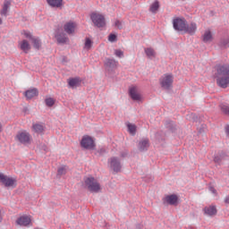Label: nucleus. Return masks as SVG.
<instances>
[{
	"label": "nucleus",
	"instance_id": "1",
	"mask_svg": "<svg viewBox=\"0 0 229 229\" xmlns=\"http://www.w3.org/2000/svg\"><path fill=\"white\" fill-rule=\"evenodd\" d=\"M216 78L218 87L226 89L229 85V64H217L216 66Z\"/></svg>",
	"mask_w": 229,
	"mask_h": 229
},
{
	"label": "nucleus",
	"instance_id": "2",
	"mask_svg": "<svg viewBox=\"0 0 229 229\" xmlns=\"http://www.w3.org/2000/svg\"><path fill=\"white\" fill-rule=\"evenodd\" d=\"M85 187L89 191V192H98L101 191V185H99V182H98V180L96 178L90 176L86 177L84 179Z\"/></svg>",
	"mask_w": 229,
	"mask_h": 229
},
{
	"label": "nucleus",
	"instance_id": "3",
	"mask_svg": "<svg viewBox=\"0 0 229 229\" xmlns=\"http://www.w3.org/2000/svg\"><path fill=\"white\" fill-rule=\"evenodd\" d=\"M173 81H174V77L171 73L165 74L159 81L160 86L164 90H171L173 89Z\"/></svg>",
	"mask_w": 229,
	"mask_h": 229
},
{
	"label": "nucleus",
	"instance_id": "4",
	"mask_svg": "<svg viewBox=\"0 0 229 229\" xmlns=\"http://www.w3.org/2000/svg\"><path fill=\"white\" fill-rule=\"evenodd\" d=\"M90 19L97 28H105L106 26L105 16L99 13H91Z\"/></svg>",
	"mask_w": 229,
	"mask_h": 229
},
{
	"label": "nucleus",
	"instance_id": "5",
	"mask_svg": "<svg viewBox=\"0 0 229 229\" xmlns=\"http://www.w3.org/2000/svg\"><path fill=\"white\" fill-rule=\"evenodd\" d=\"M81 148L84 149H94L96 148V143L94 142V139L89 135H85L82 137L81 140Z\"/></svg>",
	"mask_w": 229,
	"mask_h": 229
},
{
	"label": "nucleus",
	"instance_id": "6",
	"mask_svg": "<svg viewBox=\"0 0 229 229\" xmlns=\"http://www.w3.org/2000/svg\"><path fill=\"white\" fill-rule=\"evenodd\" d=\"M110 168L114 170V173H121L123 169V165H121V159L117 157H113L109 160Z\"/></svg>",
	"mask_w": 229,
	"mask_h": 229
},
{
	"label": "nucleus",
	"instance_id": "7",
	"mask_svg": "<svg viewBox=\"0 0 229 229\" xmlns=\"http://www.w3.org/2000/svg\"><path fill=\"white\" fill-rule=\"evenodd\" d=\"M17 181L13 178L8 177L7 175H4L3 173H0V183L2 185H4V187H16V182Z\"/></svg>",
	"mask_w": 229,
	"mask_h": 229
},
{
	"label": "nucleus",
	"instance_id": "8",
	"mask_svg": "<svg viewBox=\"0 0 229 229\" xmlns=\"http://www.w3.org/2000/svg\"><path fill=\"white\" fill-rule=\"evenodd\" d=\"M187 24V20L185 18H175L173 21L174 30L175 31H183Z\"/></svg>",
	"mask_w": 229,
	"mask_h": 229
},
{
	"label": "nucleus",
	"instance_id": "9",
	"mask_svg": "<svg viewBox=\"0 0 229 229\" xmlns=\"http://www.w3.org/2000/svg\"><path fill=\"white\" fill-rule=\"evenodd\" d=\"M17 140L21 142V144H30L31 140V135L28 131L18 132L16 135Z\"/></svg>",
	"mask_w": 229,
	"mask_h": 229
},
{
	"label": "nucleus",
	"instance_id": "10",
	"mask_svg": "<svg viewBox=\"0 0 229 229\" xmlns=\"http://www.w3.org/2000/svg\"><path fill=\"white\" fill-rule=\"evenodd\" d=\"M64 30L67 35H72L76 30V23L72 21H68L64 25Z\"/></svg>",
	"mask_w": 229,
	"mask_h": 229
},
{
	"label": "nucleus",
	"instance_id": "11",
	"mask_svg": "<svg viewBox=\"0 0 229 229\" xmlns=\"http://www.w3.org/2000/svg\"><path fill=\"white\" fill-rule=\"evenodd\" d=\"M198 30V25L196 23L191 22L190 25L187 24L184 27V33H188L189 35H194L196 33V30Z\"/></svg>",
	"mask_w": 229,
	"mask_h": 229
},
{
	"label": "nucleus",
	"instance_id": "12",
	"mask_svg": "<svg viewBox=\"0 0 229 229\" xmlns=\"http://www.w3.org/2000/svg\"><path fill=\"white\" fill-rule=\"evenodd\" d=\"M148 148H149L148 139H143L138 144L139 151H141V152L148 151Z\"/></svg>",
	"mask_w": 229,
	"mask_h": 229
},
{
	"label": "nucleus",
	"instance_id": "13",
	"mask_svg": "<svg viewBox=\"0 0 229 229\" xmlns=\"http://www.w3.org/2000/svg\"><path fill=\"white\" fill-rule=\"evenodd\" d=\"M17 225L20 226H28L31 223V218L27 216H20L16 220Z\"/></svg>",
	"mask_w": 229,
	"mask_h": 229
},
{
	"label": "nucleus",
	"instance_id": "14",
	"mask_svg": "<svg viewBox=\"0 0 229 229\" xmlns=\"http://www.w3.org/2000/svg\"><path fill=\"white\" fill-rule=\"evenodd\" d=\"M24 96L27 99H33V98H37V96H38V89L36 88L28 89L24 92Z\"/></svg>",
	"mask_w": 229,
	"mask_h": 229
},
{
	"label": "nucleus",
	"instance_id": "15",
	"mask_svg": "<svg viewBox=\"0 0 229 229\" xmlns=\"http://www.w3.org/2000/svg\"><path fill=\"white\" fill-rule=\"evenodd\" d=\"M165 202L168 205H178V196L176 194L167 195L165 198Z\"/></svg>",
	"mask_w": 229,
	"mask_h": 229
},
{
	"label": "nucleus",
	"instance_id": "16",
	"mask_svg": "<svg viewBox=\"0 0 229 229\" xmlns=\"http://www.w3.org/2000/svg\"><path fill=\"white\" fill-rule=\"evenodd\" d=\"M81 84V80L79 77L71 78L68 80V85L71 89H76Z\"/></svg>",
	"mask_w": 229,
	"mask_h": 229
},
{
	"label": "nucleus",
	"instance_id": "17",
	"mask_svg": "<svg viewBox=\"0 0 229 229\" xmlns=\"http://www.w3.org/2000/svg\"><path fill=\"white\" fill-rule=\"evenodd\" d=\"M228 156L226 153L225 152H220L219 154H217L216 156H215L214 157V162L216 164H221V162H223V160H228Z\"/></svg>",
	"mask_w": 229,
	"mask_h": 229
},
{
	"label": "nucleus",
	"instance_id": "18",
	"mask_svg": "<svg viewBox=\"0 0 229 229\" xmlns=\"http://www.w3.org/2000/svg\"><path fill=\"white\" fill-rule=\"evenodd\" d=\"M10 6H12V2L6 1L4 2L2 11L0 12V14L2 17H8V11L10 10Z\"/></svg>",
	"mask_w": 229,
	"mask_h": 229
},
{
	"label": "nucleus",
	"instance_id": "19",
	"mask_svg": "<svg viewBox=\"0 0 229 229\" xmlns=\"http://www.w3.org/2000/svg\"><path fill=\"white\" fill-rule=\"evenodd\" d=\"M129 94L132 101H140V95L137 93V89L135 87L129 89Z\"/></svg>",
	"mask_w": 229,
	"mask_h": 229
},
{
	"label": "nucleus",
	"instance_id": "20",
	"mask_svg": "<svg viewBox=\"0 0 229 229\" xmlns=\"http://www.w3.org/2000/svg\"><path fill=\"white\" fill-rule=\"evenodd\" d=\"M19 44H20V49L23 51V53L28 54L30 52V49H31V46H30V43L26 39H23Z\"/></svg>",
	"mask_w": 229,
	"mask_h": 229
},
{
	"label": "nucleus",
	"instance_id": "21",
	"mask_svg": "<svg viewBox=\"0 0 229 229\" xmlns=\"http://www.w3.org/2000/svg\"><path fill=\"white\" fill-rule=\"evenodd\" d=\"M204 214L207 216H216V214H217V209L216 208V206L206 207L204 208Z\"/></svg>",
	"mask_w": 229,
	"mask_h": 229
},
{
	"label": "nucleus",
	"instance_id": "22",
	"mask_svg": "<svg viewBox=\"0 0 229 229\" xmlns=\"http://www.w3.org/2000/svg\"><path fill=\"white\" fill-rule=\"evenodd\" d=\"M219 47L222 49H226L229 47V36L222 38L218 43Z\"/></svg>",
	"mask_w": 229,
	"mask_h": 229
},
{
	"label": "nucleus",
	"instance_id": "23",
	"mask_svg": "<svg viewBox=\"0 0 229 229\" xmlns=\"http://www.w3.org/2000/svg\"><path fill=\"white\" fill-rule=\"evenodd\" d=\"M55 38L58 42V44H65V42H67V40H69V38L65 36V34L64 33H59L57 35H55Z\"/></svg>",
	"mask_w": 229,
	"mask_h": 229
},
{
	"label": "nucleus",
	"instance_id": "24",
	"mask_svg": "<svg viewBox=\"0 0 229 229\" xmlns=\"http://www.w3.org/2000/svg\"><path fill=\"white\" fill-rule=\"evenodd\" d=\"M47 3L51 8H62L64 6L63 1H47Z\"/></svg>",
	"mask_w": 229,
	"mask_h": 229
},
{
	"label": "nucleus",
	"instance_id": "25",
	"mask_svg": "<svg viewBox=\"0 0 229 229\" xmlns=\"http://www.w3.org/2000/svg\"><path fill=\"white\" fill-rule=\"evenodd\" d=\"M35 133H38L39 135H42V133H44V125L40 124V123H35L32 126Z\"/></svg>",
	"mask_w": 229,
	"mask_h": 229
},
{
	"label": "nucleus",
	"instance_id": "26",
	"mask_svg": "<svg viewBox=\"0 0 229 229\" xmlns=\"http://www.w3.org/2000/svg\"><path fill=\"white\" fill-rule=\"evenodd\" d=\"M159 8H160V3H158V1H156L150 4L149 12H151V13H157Z\"/></svg>",
	"mask_w": 229,
	"mask_h": 229
},
{
	"label": "nucleus",
	"instance_id": "27",
	"mask_svg": "<svg viewBox=\"0 0 229 229\" xmlns=\"http://www.w3.org/2000/svg\"><path fill=\"white\" fill-rule=\"evenodd\" d=\"M220 110L224 115L229 116V104H220Z\"/></svg>",
	"mask_w": 229,
	"mask_h": 229
},
{
	"label": "nucleus",
	"instance_id": "28",
	"mask_svg": "<svg viewBox=\"0 0 229 229\" xmlns=\"http://www.w3.org/2000/svg\"><path fill=\"white\" fill-rule=\"evenodd\" d=\"M32 44L35 49H40L42 47V42L40 41V38H32Z\"/></svg>",
	"mask_w": 229,
	"mask_h": 229
},
{
	"label": "nucleus",
	"instance_id": "29",
	"mask_svg": "<svg viewBox=\"0 0 229 229\" xmlns=\"http://www.w3.org/2000/svg\"><path fill=\"white\" fill-rule=\"evenodd\" d=\"M106 65L109 67V69H114L115 65H117V63L114 59L107 58L106 60Z\"/></svg>",
	"mask_w": 229,
	"mask_h": 229
},
{
	"label": "nucleus",
	"instance_id": "30",
	"mask_svg": "<svg viewBox=\"0 0 229 229\" xmlns=\"http://www.w3.org/2000/svg\"><path fill=\"white\" fill-rule=\"evenodd\" d=\"M128 131L131 133V135H135L137 133V126L132 123L127 124Z\"/></svg>",
	"mask_w": 229,
	"mask_h": 229
},
{
	"label": "nucleus",
	"instance_id": "31",
	"mask_svg": "<svg viewBox=\"0 0 229 229\" xmlns=\"http://www.w3.org/2000/svg\"><path fill=\"white\" fill-rule=\"evenodd\" d=\"M212 40V32L210 30H207L203 35V42H210Z\"/></svg>",
	"mask_w": 229,
	"mask_h": 229
},
{
	"label": "nucleus",
	"instance_id": "32",
	"mask_svg": "<svg viewBox=\"0 0 229 229\" xmlns=\"http://www.w3.org/2000/svg\"><path fill=\"white\" fill-rule=\"evenodd\" d=\"M165 127L170 130L171 131H174L176 128H174V121H166Z\"/></svg>",
	"mask_w": 229,
	"mask_h": 229
},
{
	"label": "nucleus",
	"instance_id": "33",
	"mask_svg": "<svg viewBox=\"0 0 229 229\" xmlns=\"http://www.w3.org/2000/svg\"><path fill=\"white\" fill-rule=\"evenodd\" d=\"M145 54L148 58H153V56H155V50H153V48H147L145 49Z\"/></svg>",
	"mask_w": 229,
	"mask_h": 229
},
{
	"label": "nucleus",
	"instance_id": "34",
	"mask_svg": "<svg viewBox=\"0 0 229 229\" xmlns=\"http://www.w3.org/2000/svg\"><path fill=\"white\" fill-rule=\"evenodd\" d=\"M45 103L47 106H53L55 105V99H53L52 98H48L45 99Z\"/></svg>",
	"mask_w": 229,
	"mask_h": 229
},
{
	"label": "nucleus",
	"instance_id": "35",
	"mask_svg": "<svg viewBox=\"0 0 229 229\" xmlns=\"http://www.w3.org/2000/svg\"><path fill=\"white\" fill-rule=\"evenodd\" d=\"M107 151L106 148H102L96 152L97 157H103L104 155H106Z\"/></svg>",
	"mask_w": 229,
	"mask_h": 229
},
{
	"label": "nucleus",
	"instance_id": "36",
	"mask_svg": "<svg viewBox=\"0 0 229 229\" xmlns=\"http://www.w3.org/2000/svg\"><path fill=\"white\" fill-rule=\"evenodd\" d=\"M90 47H92V40L90 38H87L86 41H85V48L90 49Z\"/></svg>",
	"mask_w": 229,
	"mask_h": 229
},
{
	"label": "nucleus",
	"instance_id": "37",
	"mask_svg": "<svg viewBox=\"0 0 229 229\" xmlns=\"http://www.w3.org/2000/svg\"><path fill=\"white\" fill-rule=\"evenodd\" d=\"M114 26L115 28H117L118 30H123V22H121V21L116 20L114 21Z\"/></svg>",
	"mask_w": 229,
	"mask_h": 229
},
{
	"label": "nucleus",
	"instance_id": "38",
	"mask_svg": "<svg viewBox=\"0 0 229 229\" xmlns=\"http://www.w3.org/2000/svg\"><path fill=\"white\" fill-rule=\"evenodd\" d=\"M109 42H115L117 40V36L115 34H110L108 36Z\"/></svg>",
	"mask_w": 229,
	"mask_h": 229
},
{
	"label": "nucleus",
	"instance_id": "39",
	"mask_svg": "<svg viewBox=\"0 0 229 229\" xmlns=\"http://www.w3.org/2000/svg\"><path fill=\"white\" fill-rule=\"evenodd\" d=\"M65 173H66L65 167H64V166L58 168V170H57L58 176H62V174H65Z\"/></svg>",
	"mask_w": 229,
	"mask_h": 229
},
{
	"label": "nucleus",
	"instance_id": "40",
	"mask_svg": "<svg viewBox=\"0 0 229 229\" xmlns=\"http://www.w3.org/2000/svg\"><path fill=\"white\" fill-rule=\"evenodd\" d=\"M114 55L115 56H118V58H123V56H124V53L122 50H115Z\"/></svg>",
	"mask_w": 229,
	"mask_h": 229
},
{
	"label": "nucleus",
	"instance_id": "41",
	"mask_svg": "<svg viewBox=\"0 0 229 229\" xmlns=\"http://www.w3.org/2000/svg\"><path fill=\"white\" fill-rule=\"evenodd\" d=\"M24 37H26V38H30V40H33V38H35L33 37V35L30 34V32H28V31H25V32H24Z\"/></svg>",
	"mask_w": 229,
	"mask_h": 229
},
{
	"label": "nucleus",
	"instance_id": "42",
	"mask_svg": "<svg viewBox=\"0 0 229 229\" xmlns=\"http://www.w3.org/2000/svg\"><path fill=\"white\" fill-rule=\"evenodd\" d=\"M208 190L210 192H212V194H217V191L216 188H214V186H209Z\"/></svg>",
	"mask_w": 229,
	"mask_h": 229
},
{
	"label": "nucleus",
	"instance_id": "43",
	"mask_svg": "<svg viewBox=\"0 0 229 229\" xmlns=\"http://www.w3.org/2000/svg\"><path fill=\"white\" fill-rule=\"evenodd\" d=\"M41 148L45 151H47V146L46 145H42Z\"/></svg>",
	"mask_w": 229,
	"mask_h": 229
},
{
	"label": "nucleus",
	"instance_id": "44",
	"mask_svg": "<svg viewBox=\"0 0 229 229\" xmlns=\"http://www.w3.org/2000/svg\"><path fill=\"white\" fill-rule=\"evenodd\" d=\"M225 203L229 204V196H226L225 199Z\"/></svg>",
	"mask_w": 229,
	"mask_h": 229
},
{
	"label": "nucleus",
	"instance_id": "45",
	"mask_svg": "<svg viewBox=\"0 0 229 229\" xmlns=\"http://www.w3.org/2000/svg\"><path fill=\"white\" fill-rule=\"evenodd\" d=\"M191 117L193 118V121H196V118H195V117H196V114H191Z\"/></svg>",
	"mask_w": 229,
	"mask_h": 229
},
{
	"label": "nucleus",
	"instance_id": "46",
	"mask_svg": "<svg viewBox=\"0 0 229 229\" xmlns=\"http://www.w3.org/2000/svg\"><path fill=\"white\" fill-rule=\"evenodd\" d=\"M0 223H3V216H1V211H0Z\"/></svg>",
	"mask_w": 229,
	"mask_h": 229
},
{
	"label": "nucleus",
	"instance_id": "47",
	"mask_svg": "<svg viewBox=\"0 0 229 229\" xmlns=\"http://www.w3.org/2000/svg\"><path fill=\"white\" fill-rule=\"evenodd\" d=\"M47 1H64V0H47Z\"/></svg>",
	"mask_w": 229,
	"mask_h": 229
},
{
	"label": "nucleus",
	"instance_id": "48",
	"mask_svg": "<svg viewBox=\"0 0 229 229\" xmlns=\"http://www.w3.org/2000/svg\"><path fill=\"white\" fill-rule=\"evenodd\" d=\"M3 24V20L0 18V25Z\"/></svg>",
	"mask_w": 229,
	"mask_h": 229
},
{
	"label": "nucleus",
	"instance_id": "49",
	"mask_svg": "<svg viewBox=\"0 0 229 229\" xmlns=\"http://www.w3.org/2000/svg\"><path fill=\"white\" fill-rule=\"evenodd\" d=\"M0 131H1V123H0Z\"/></svg>",
	"mask_w": 229,
	"mask_h": 229
},
{
	"label": "nucleus",
	"instance_id": "50",
	"mask_svg": "<svg viewBox=\"0 0 229 229\" xmlns=\"http://www.w3.org/2000/svg\"><path fill=\"white\" fill-rule=\"evenodd\" d=\"M122 157H124V154H122Z\"/></svg>",
	"mask_w": 229,
	"mask_h": 229
}]
</instances>
